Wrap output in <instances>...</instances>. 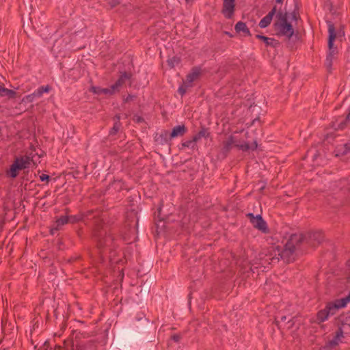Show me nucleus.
I'll return each mask as SVG.
<instances>
[{
	"mask_svg": "<svg viewBox=\"0 0 350 350\" xmlns=\"http://www.w3.org/2000/svg\"><path fill=\"white\" fill-rule=\"evenodd\" d=\"M302 239V236L299 234H292L286 243L285 244L284 249L282 250L280 246H271L269 248L267 253L263 257H260L262 260V265L265 264L275 263L279 260L280 258L283 259L286 262L291 261V258L293 256L296 245Z\"/></svg>",
	"mask_w": 350,
	"mask_h": 350,
	"instance_id": "obj_1",
	"label": "nucleus"
},
{
	"mask_svg": "<svg viewBox=\"0 0 350 350\" xmlns=\"http://www.w3.org/2000/svg\"><path fill=\"white\" fill-rule=\"evenodd\" d=\"M328 27V52L326 58L325 64L327 68H330L332 65L333 59L336 57L338 53V49L334 46V42L336 38H342L345 36L344 30L340 27L336 29L334 24L329 21L327 22Z\"/></svg>",
	"mask_w": 350,
	"mask_h": 350,
	"instance_id": "obj_2",
	"label": "nucleus"
},
{
	"mask_svg": "<svg viewBox=\"0 0 350 350\" xmlns=\"http://www.w3.org/2000/svg\"><path fill=\"white\" fill-rule=\"evenodd\" d=\"M349 301L350 293L344 298L329 302L324 309L318 312L314 322L321 323L325 321L329 316L335 314L339 309L345 308Z\"/></svg>",
	"mask_w": 350,
	"mask_h": 350,
	"instance_id": "obj_3",
	"label": "nucleus"
},
{
	"mask_svg": "<svg viewBox=\"0 0 350 350\" xmlns=\"http://www.w3.org/2000/svg\"><path fill=\"white\" fill-rule=\"evenodd\" d=\"M277 34L284 36L290 38L294 33L292 25L288 23V14L280 12L276 15V21L274 24Z\"/></svg>",
	"mask_w": 350,
	"mask_h": 350,
	"instance_id": "obj_4",
	"label": "nucleus"
},
{
	"mask_svg": "<svg viewBox=\"0 0 350 350\" xmlns=\"http://www.w3.org/2000/svg\"><path fill=\"white\" fill-rule=\"evenodd\" d=\"M232 146L238 147L239 149L247 151V150H254L257 148V143L254 142L252 144H249L247 143L239 144L237 142L234 137H229L225 142V146L226 148H230Z\"/></svg>",
	"mask_w": 350,
	"mask_h": 350,
	"instance_id": "obj_5",
	"label": "nucleus"
},
{
	"mask_svg": "<svg viewBox=\"0 0 350 350\" xmlns=\"http://www.w3.org/2000/svg\"><path fill=\"white\" fill-rule=\"evenodd\" d=\"M299 235L302 236V239L300 242H299L296 247L302 241H305L312 246H316L319 244L323 240V235L320 231H315L312 232H309L307 237H304L301 234H298Z\"/></svg>",
	"mask_w": 350,
	"mask_h": 350,
	"instance_id": "obj_6",
	"label": "nucleus"
},
{
	"mask_svg": "<svg viewBox=\"0 0 350 350\" xmlns=\"http://www.w3.org/2000/svg\"><path fill=\"white\" fill-rule=\"evenodd\" d=\"M247 217L250 219V222L253 226L263 233L269 232L266 222L263 220L261 215L254 216L252 213H249Z\"/></svg>",
	"mask_w": 350,
	"mask_h": 350,
	"instance_id": "obj_7",
	"label": "nucleus"
},
{
	"mask_svg": "<svg viewBox=\"0 0 350 350\" xmlns=\"http://www.w3.org/2000/svg\"><path fill=\"white\" fill-rule=\"evenodd\" d=\"M130 75L126 72L122 73L119 77L117 81L111 85L109 90H105L104 92H111V94H113L120 90L122 86L126 84L127 81L130 79Z\"/></svg>",
	"mask_w": 350,
	"mask_h": 350,
	"instance_id": "obj_8",
	"label": "nucleus"
},
{
	"mask_svg": "<svg viewBox=\"0 0 350 350\" xmlns=\"http://www.w3.org/2000/svg\"><path fill=\"white\" fill-rule=\"evenodd\" d=\"M235 0H224L222 12L225 17L230 18L234 11Z\"/></svg>",
	"mask_w": 350,
	"mask_h": 350,
	"instance_id": "obj_9",
	"label": "nucleus"
},
{
	"mask_svg": "<svg viewBox=\"0 0 350 350\" xmlns=\"http://www.w3.org/2000/svg\"><path fill=\"white\" fill-rule=\"evenodd\" d=\"M69 219H70V222L74 223L79 221L80 219L77 218L76 216H72L70 218L67 216H62L56 220L55 226L51 229V233L53 234L54 230H58L61 226L67 224Z\"/></svg>",
	"mask_w": 350,
	"mask_h": 350,
	"instance_id": "obj_10",
	"label": "nucleus"
},
{
	"mask_svg": "<svg viewBox=\"0 0 350 350\" xmlns=\"http://www.w3.org/2000/svg\"><path fill=\"white\" fill-rule=\"evenodd\" d=\"M276 9L274 7L271 11H270L264 18H262L260 23L259 26L261 28L267 27L271 22L272 18L275 13Z\"/></svg>",
	"mask_w": 350,
	"mask_h": 350,
	"instance_id": "obj_11",
	"label": "nucleus"
},
{
	"mask_svg": "<svg viewBox=\"0 0 350 350\" xmlns=\"http://www.w3.org/2000/svg\"><path fill=\"white\" fill-rule=\"evenodd\" d=\"M200 75V69L198 68H193L191 71L187 75L186 83L191 85V83L196 81Z\"/></svg>",
	"mask_w": 350,
	"mask_h": 350,
	"instance_id": "obj_12",
	"label": "nucleus"
},
{
	"mask_svg": "<svg viewBox=\"0 0 350 350\" xmlns=\"http://www.w3.org/2000/svg\"><path fill=\"white\" fill-rule=\"evenodd\" d=\"M14 162L18 164V165L21 170H23L29 166L31 160L29 157L25 156L16 159Z\"/></svg>",
	"mask_w": 350,
	"mask_h": 350,
	"instance_id": "obj_13",
	"label": "nucleus"
},
{
	"mask_svg": "<svg viewBox=\"0 0 350 350\" xmlns=\"http://www.w3.org/2000/svg\"><path fill=\"white\" fill-rule=\"evenodd\" d=\"M187 129L184 125L176 126L173 129L170 136L172 138L178 136H182L185 133Z\"/></svg>",
	"mask_w": 350,
	"mask_h": 350,
	"instance_id": "obj_14",
	"label": "nucleus"
},
{
	"mask_svg": "<svg viewBox=\"0 0 350 350\" xmlns=\"http://www.w3.org/2000/svg\"><path fill=\"white\" fill-rule=\"evenodd\" d=\"M196 142L197 140L193 137L192 139L183 142L181 144V147L180 148V149L184 150L185 148H191V150H195L197 148Z\"/></svg>",
	"mask_w": 350,
	"mask_h": 350,
	"instance_id": "obj_15",
	"label": "nucleus"
},
{
	"mask_svg": "<svg viewBox=\"0 0 350 350\" xmlns=\"http://www.w3.org/2000/svg\"><path fill=\"white\" fill-rule=\"evenodd\" d=\"M16 92L7 89L3 87H0V96H6L8 98H13L16 96Z\"/></svg>",
	"mask_w": 350,
	"mask_h": 350,
	"instance_id": "obj_16",
	"label": "nucleus"
},
{
	"mask_svg": "<svg viewBox=\"0 0 350 350\" xmlns=\"http://www.w3.org/2000/svg\"><path fill=\"white\" fill-rule=\"evenodd\" d=\"M235 30L237 32H243L247 35L250 34V31L248 28L247 27L245 23L243 22H238L235 25Z\"/></svg>",
	"mask_w": 350,
	"mask_h": 350,
	"instance_id": "obj_17",
	"label": "nucleus"
},
{
	"mask_svg": "<svg viewBox=\"0 0 350 350\" xmlns=\"http://www.w3.org/2000/svg\"><path fill=\"white\" fill-rule=\"evenodd\" d=\"M20 170H21V169L19 167L18 164L16 163L15 162H14V163L10 167V172H9V175L12 178H15V177L17 176L18 171Z\"/></svg>",
	"mask_w": 350,
	"mask_h": 350,
	"instance_id": "obj_18",
	"label": "nucleus"
},
{
	"mask_svg": "<svg viewBox=\"0 0 350 350\" xmlns=\"http://www.w3.org/2000/svg\"><path fill=\"white\" fill-rule=\"evenodd\" d=\"M105 90H109L108 88H101L98 87H92L91 91L94 92V94H112L111 92H104Z\"/></svg>",
	"mask_w": 350,
	"mask_h": 350,
	"instance_id": "obj_19",
	"label": "nucleus"
},
{
	"mask_svg": "<svg viewBox=\"0 0 350 350\" xmlns=\"http://www.w3.org/2000/svg\"><path fill=\"white\" fill-rule=\"evenodd\" d=\"M180 58L176 56H174L167 59V64L172 68H174V66H177L180 63Z\"/></svg>",
	"mask_w": 350,
	"mask_h": 350,
	"instance_id": "obj_20",
	"label": "nucleus"
},
{
	"mask_svg": "<svg viewBox=\"0 0 350 350\" xmlns=\"http://www.w3.org/2000/svg\"><path fill=\"white\" fill-rule=\"evenodd\" d=\"M342 337V334L341 332L340 333H337L336 336L334 337V338L329 342V345L331 347H334V346L337 345L338 343V341L340 340V338Z\"/></svg>",
	"mask_w": 350,
	"mask_h": 350,
	"instance_id": "obj_21",
	"label": "nucleus"
},
{
	"mask_svg": "<svg viewBox=\"0 0 350 350\" xmlns=\"http://www.w3.org/2000/svg\"><path fill=\"white\" fill-rule=\"evenodd\" d=\"M111 242V239L109 238H105L103 240H99L98 245L99 247H105L109 245V243Z\"/></svg>",
	"mask_w": 350,
	"mask_h": 350,
	"instance_id": "obj_22",
	"label": "nucleus"
},
{
	"mask_svg": "<svg viewBox=\"0 0 350 350\" xmlns=\"http://www.w3.org/2000/svg\"><path fill=\"white\" fill-rule=\"evenodd\" d=\"M338 154H347L350 152V143L344 145V150L338 149Z\"/></svg>",
	"mask_w": 350,
	"mask_h": 350,
	"instance_id": "obj_23",
	"label": "nucleus"
},
{
	"mask_svg": "<svg viewBox=\"0 0 350 350\" xmlns=\"http://www.w3.org/2000/svg\"><path fill=\"white\" fill-rule=\"evenodd\" d=\"M35 98H35L33 94L32 93L31 94H29V95L25 96L23 98V102L31 103L35 100Z\"/></svg>",
	"mask_w": 350,
	"mask_h": 350,
	"instance_id": "obj_24",
	"label": "nucleus"
},
{
	"mask_svg": "<svg viewBox=\"0 0 350 350\" xmlns=\"http://www.w3.org/2000/svg\"><path fill=\"white\" fill-rule=\"evenodd\" d=\"M191 85L188 83H186V81L185 82V84L182 86H180L179 88H178V92L181 94V95H183L185 92H186V90H187V88L188 87H190Z\"/></svg>",
	"mask_w": 350,
	"mask_h": 350,
	"instance_id": "obj_25",
	"label": "nucleus"
},
{
	"mask_svg": "<svg viewBox=\"0 0 350 350\" xmlns=\"http://www.w3.org/2000/svg\"><path fill=\"white\" fill-rule=\"evenodd\" d=\"M206 134L205 131H200L197 135L194 136V138L197 140V142L202 137H204Z\"/></svg>",
	"mask_w": 350,
	"mask_h": 350,
	"instance_id": "obj_26",
	"label": "nucleus"
},
{
	"mask_svg": "<svg viewBox=\"0 0 350 350\" xmlns=\"http://www.w3.org/2000/svg\"><path fill=\"white\" fill-rule=\"evenodd\" d=\"M39 90L42 92V94H43L44 92H48L50 90V88L49 85L42 86L39 88Z\"/></svg>",
	"mask_w": 350,
	"mask_h": 350,
	"instance_id": "obj_27",
	"label": "nucleus"
},
{
	"mask_svg": "<svg viewBox=\"0 0 350 350\" xmlns=\"http://www.w3.org/2000/svg\"><path fill=\"white\" fill-rule=\"evenodd\" d=\"M33 94L36 98H40L42 96V92L39 90V88L36 90Z\"/></svg>",
	"mask_w": 350,
	"mask_h": 350,
	"instance_id": "obj_28",
	"label": "nucleus"
},
{
	"mask_svg": "<svg viewBox=\"0 0 350 350\" xmlns=\"http://www.w3.org/2000/svg\"><path fill=\"white\" fill-rule=\"evenodd\" d=\"M50 177L49 175L47 174H42V175L40 176V179L41 181H48L49 180Z\"/></svg>",
	"mask_w": 350,
	"mask_h": 350,
	"instance_id": "obj_29",
	"label": "nucleus"
},
{
	"mask_svg": "<svg viewBox=\"0 0 350 350\" xmlns=\"http://www.w3.org/2000/svg\"><path fill=\"white\" fill-rule=\"evenodd\" d=\"M256 37L262 40H263L265 42L266 41H272V39L265 37L264 36L257 35Z\"/></svg>",
	"mask_w": 350,
	"mask_h": 350,
	"instance_id": "obj_30",
	"label": "nucleus"
},
{
	"mask_svg": "<svg viewBox=\"0 0 350 350\" xmlns=\"http://www.w3.org/2000/svg\"><path fill=\"white\" fill-rule=\"evenodd\" d=\"M256 37L262 40H263L265 42L266 41H272V39L265 37L264 36L257 35Z\"/></svg>",
	"mask_w": 350,
	"mask_h": 350,
	"instance_id": "obj_31",
	"label": "nucleus"
},
{
	"mask_svg": "<svg viewBox=\"0 0 350 350\" xmlns=\"http://www.w3.org/2000/svg\"><path fill=\"white\" fill-rule=\"evenodd\" d=\"M256 37L262 40H263L265 42L266 41H272V39L265 37L264 36L257 35Z\"/></svg>",
	"mask_w": 350,
	"mask_h": 350,
	"instance_id": "obj_32",
	"label": "nucleus"
},
{
	"mask_svg": "<svg viewBox=\"0 0 350 350\" xmlns=\"http://www.w3.org/2000/svg\"><path fill=\"white\" fill-rule=\"evenodd\" d=\"M120 129V123L116 122L115 124H114V126H113V130H114V132H116L117 131H118Z\"/></svg>",
	"mask_w": 350,
	"mask_h": 350,
	"instance_id": "obj_33",
	"label": "nucleus"
},
{
	"mask_svg": "<svg viewBox=\"0 0 350 350\" xmlns=\"http://www.w3.org/2000/svg\"><path fill=\"white\" fill-rule=\"evenodd\" d=\"M172 339L175 342H178L180 340V336L177 334H174L172 336Z\"/></svg>",
	"mask_w": 350,
	"mask_h": 350,
	"instance_id": "obj_34",
	"label": "nucleus"
},
{
	"mask_svg": "<svg viewBox=\"0 0 350 350\" xmlns=\"http://www.w3.org/2000/svg\"><path fill=\"white\" fill-rule=\"evenodd\" d=\"M286 319H287V317L286 316H282L280 317V321H279L278 320L276 319V322L277 323H282V322L285 321Z\"/></svg>",
	"mask_w": 350,
	"mask_h": 350,
	"instance_id": "obj_35",
	"label": "nucleus"
},
{
	"mask_svg": "<svg viewBox=\"0 0 350 350\" xmlns=\"http://www.w3.org/2000/svg\"><path fill=\"white\" fill-rule=\"evenodd\" d=\"M290 15H291V19L295 20V21L297 20V14L295 12H293Z\"/></svg>",
	"mask_w": 350,
	"mask_h": 350,
	"instance_id": "obj_36",
	"label": "nucleus"
},
{
	"mask_svg": "<svg viewBox=\"0 0 350 350\" xmlns=\"http://www.w3.org/2000/svg\"><path fill=\"white\" fill-rule=\"evenodd\" d=\"M276 2L278 3H282L283 2V0H276Z\"/></svg>",
	"mask_w": 350,
	"mask_h": 350,
	"instance_id": "obj_37",
	"label": "nucleus"
},
{
	"mask_svg": "<svg viewBox=\"0 0 350 350\" xmlns=\"http://www.w3.org/2000/svg\"><path fill=\"white\" fill-rule=\"evenodd\" d=\"M136 121H137V122H140V121H141V118H140L139 117H137V118H136Z\"/></svg>",
	"mask_w": 350,
	"mask_h": 350,
	"instance_id": "obj_38",
	"label": "nucleus"
},
{
	"mask_svg": "<svg viewBox=\"0 0 350 350\" xmlns=\"http://www.w3.org/2000/svg\"><path fill=\"white\" fill-rule=\"evenodd\" d=\"M271 41H266V42H265V43H266L267 45L270 44H271Z\"/></svg>",
	"mask_w": 350,
	"mask_h": 350,
	"instance_id": "obj_39",
	"label": "nucleus"
},
{
	"mask_svg": "<svg viewBox=\"0 0 350 350\" xmlns=\"http://www.w3.org/2000/svg\"><path fill=\"white\" fill-rule=\"evenodd\" d=\"M347 263H348V265L350 266V259L348 260Z\"/></svg>",
	"mask_w": 350,
	"mask_h": 350,
	"instance_id": "obj_40",
	"label": "nucleus"
},
{
	"mask_svg": "<svg viewBox=\"0 0 350 350\" xmlns=\"http://www.w3.org/2000/svg\"><path fill=\"white\" fill-rule=\"evenodd\" d=\"M288 323H290L291 319H289V318H288Z\"/></svg>",
	"mask_w": 350,
	"mask_h": 350,
	"instance_id": "obj_41",
	"label": "nucleus"
},
{
	"mask_svg": "<svg viewBox=\"0 0 350 350\" xmlns=\"http://www.w3.org/2000/svg\"><path fill=\"white\" fill-rule=\"evenodd\" d=\"M288 323H290L291 319H289V318H288Z\"/></svg>",
	"mask_w": 350,
	"mask_h": 350,
	"instance_id": "obj_42",
	"label": "nucleus"
}]
</instances>
